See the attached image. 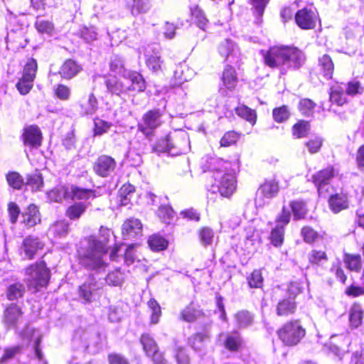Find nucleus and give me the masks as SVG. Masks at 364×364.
Masks as SVG:
<instances>
[{"label":"nucleus","instance_id":"nucleus-1","mask_svg":"<svg viewBox=\"0 0 364 364\" xmlns=\"http://www.w3.org/2000/svg\"><path fill=\"white\" fill-rule=\"evenodd\" d=\"M112 236L113 232L110 229L101 226L97 235H92L84 239L79 255L85 268L97 272L105 269L107 267L108 243Z\"/></svg>","mask_w":364,"mask_h":364},{"label":"nucleus","instance_id":"nucleus-2","mask_svg":"<svg viewBox=\"0 0 364 364\" xmlns=\"http://www.w3.org/2000/svg\"><path fill=\"white\" fill-rule=\"evenodd\" d=\"M204 171L213 173L215 183L212 186V192L229 198L236 189L235 174L239 171L237 160L225 161L219 158H210L203 165Z\"/></svg>","mask_w":364,"mask_h":364},{"label":"nucleus","instance_id":"nucleus-3","mask_svg":"<svg viewBox=\"0 0 364 364\" xmlns=\"http://www.w3.org/2000/svg\"><path fill=\"white\" fill-rule=\"evenodd\" d=\"M263 57L267 65L279 69L282 74L289 69L299 68L306 60L304 53L296 47H272Z\"/></svg>","mask_w":364,"mask_h":364},{"label":"nucleus","instance_id":"nucleus-4","mask_svg":"<svg viewBox=\"0 0 364 364\" xmlns=\"http://www.w3.org/2000/svg\"><path fill=\"white\" fill-rule=\"evenodd\" d=\"M191 149L188 133L182 129L170 132L165 139H160L155 146L157 152H166L171 156L188 153Z\"/></svg>","mask_w":364,"mask_h":364},{"label":"nucleus","instance_id":"nucleus-5","mask_svg":"<svg viewBox=\"0 0 364 364\" xmlns=\"http://www.w3.org/2000/svg\"><path fill=\"white\" fill-rule=\"evenodd\" d=\"M27 30L28 27L26 25L14 18L8 28L6 38L7 47L14 51L25 48L28 42L26 37Z\"/></svg>","mask_w":364,"mask_h":364},{"label":"nucleus","instance_id":"nucleus-6","mask_svg":"<svg viewBox=\"0 0 364 364\" xmlns=\"http://www.w3.org/2000/svg\"><path fill=\"white\" fill-rule=\"evenodd\" d=\"M26 279L28 287L38 290L40 287H45L50 279V272L44 262H37L26 269Z\"/></svg>","mask_w":364,"mask_h":364},{"label":"nucleus","instance_id":"nucleus-7","mask_svg":"<svg viewBox=\"0 0 364 364\" xmlns=\"http://www.w3.org/2000/svg\"><path fill=\"white\" fill-rule=\"evenodd\" d=\"M277 333L284 345L293 346L297 345L305 336L306 331L299 321H292L285 323Z\"/></svg>","mask_w":364,"mask_h":364},{"label":"nucleus","instance_id":"nucleus-8","mask_svg":"<svg viewBox=\"0 0 364 364\" xmlns=\"http://www.w3.org/2000/svg\"><path fill=\"white\" fill-rule=\"evenodd\" d=\"M335 175V170L332 166L319 171L312 176V181L317 188L319 197H327V193L331 188L330 181Z\"/></svg>","mask_w":364,"mask_h":364},{"label":"nucleus","instance_id":"nucleus-9","mask_svg":"<svg viewBox=\"0 0 364 364\" xmlns=\"http://www.w3.org/2000/svg\"><path fill=\"white\" fill-rule=\"evenodd\" d=\"M279 183L275 179L266 181L257 191L255 204L257 207H263L269 203L279 192Z\"/></svg>","mask_w":364,"mask_h":364},{"label":"nucleus","instance_id":"nucleus-10","mask_svg":"<svg viewBox=\"0 0 364 364\" xmlns=\"http://www.w3.org/2000/svg\"><path fill=\"white\" fill-rule=\"evenodd\" d=\"M140 53H143L147 67L153 72H158L161 69L159 46L156 43L143 46L139 49Z\"/></svg>","mask_w":364,"mask_h":364},{"label":"nucleus","instance_id":"nucleus-11","mask_svg":"<svg viewBox=\"0 0 364 364\" xmlns=\"http://www.w3.org/2000/svg\"><path fill=\"white\" fill-rule=\"evenodd\" d=\"M162 112L157 109L147 112L139 124V129L144 134H150L153 130L161 126Z\"/></svg>","mask_w":364,"mask_h":364},{"label":"nucleus","instance_id":"nucleus-12","mask_svg":"<svg viewBox=\"0 0 364 364\" xmlns=\"http://www.w3.org/2000/svg\"><path fill=\"white\" fill-rule=\"evenodd\" d=\"M294 18L299 28L308 30L315 28L318 16L314 9L304 8L295 14Z\"/></svg>","mask_w":364,"mask_h":364},{"label":"nucleus","instance_id":"nucleus-13","mask_svg":"<svg viewBox=\"0 0 364 364\" xmlns=\"http://www.w3.org/2000/svg\"><path fill=\"white\" fill-rule=\"evenodd\" d=\"M117 163L112 157L102 155L95 162L93 169L98 176L109 177L114 172Z\"/></svg>","mask_w":364,"mask_h":364},{"label":"nucleus","instance_id":"nucleus-14","mask_svg":"<svg viewBox=\"0 0 364 364\" xmlns=\"http://www.w3.org/2000/svg\"><path fill=\"white\" fill-rule=\"evenodd\" d=\"M79 296L83 300V302L91 303L98 299L101 294L100 287L97 283L93 281L85 282L79 287Z\"/></svg>","mask_w":364,"mask_h":364},{"label":"nucleus","instance_id":"nucleus-15","mask_svg":"<svg viewBox=\"0 0 364 364\" xmlns=\"http://www.w3.org/2000/svg\"><path fill=\"white\" fill-rule=\"evenodd\" d=\"M43 247L44 243L38 237L28 236L23 240L21 247V254L25 258L31 259Z\"/></svg>","mask_w":364,"mask_h":364},{"label":"nucleus","instance_id":"nucleus-16","mask_svg":"<svg viewBox=\"0 0 364 364\" xmlns=\"http://www.w3.org/2000/svg\"><path fill=\"white\" fill-rule=\"evenodd\" d=\"M122 233L124 240L136 239L142 235V224L136 218H129L122 225Z\"/></svg>","mask_w":364,"mask_h":364},{"label":"nucleus","instance_id":"nucleus-17","mask_svg":"<svg viewBox=\"0 0 364 364\" xmlns=\"http://www.w3.org/2000/svg\"><path fill=\"white\" fill-rule=\"evenodd\" d=\"M23 144L30 148H38L41 144V133L36 126H29L22 135Z\"/></svg>","mask_w":364,"mask_h":364},{"label":"nucleus","instance_id":"nucleus-18","mask_svg":"<svg viewBox=\"0 0 364 364\" xmlns=\"http://www.w3.org/2000/svg\"><path fill=\"white\" fill-rule=\"evenodd\" d=\"M222 80L225 88L220 87V92L223 95L227 96L228 94L226 90L232 91L235 89L237 83V77L235 68L232 66L227 65L224 69Z\"/></svg>","mask_w":364,"mask_h":364},{"label":"nucleus","instance_id":"nucleus-19","mask_svg":"<svg viewBox=\"0 0 364 364\" xmlns=\"http://www.w3.org/2000/svg\"><path fill=\"white\" fill-rule=\"evenodd\" d=\"M218 50L223 58L230 62L234 60L239 53L237 45L230 38L222 41L218 45Z\"/></svg>","mask_w":364,"mask_h":364},{"label":"nucleus","instance_id":"nucleus-20","mask_svg":"<svg viewBox=\"0 0 364 364\" xmlns=\"http://www.w3.org/2000/svg\"><path fill=\"white\" fill-rule=\"evenodd\" d=\"M23 312L16 304H10L4 311V321L9 327H14L21 318Z\"/></svg>","mask_w":364,"mask_h":364},{"label":"nucleus","instance_id":"nucleus-21","mask_svg":"<svg viewBox=\"0 0 364 364\" xmlns=\"http://www.w3.org/2000/svg\"><path fill=\"white\" fill-rule=\"evenodd\" d=\"M223 336H225L224 346L226 349L232 352H237L240 350L243 341L238 332L233 331L225 335H220V338Z\"/></svg>","mask_w":364,"mask_h":364},{"label":"nucleus","instance_id":"nucleus-22","mask_svg":"<svg viewBox=\"0 0 364 364\" xmlns=\"http://www.w3.org/2000/svg\"><path fill=\"white\" fill-rule=\"evenodd\" d=\"M348 94L346 92L345 83L336 84L331 87L330 100L341 106L348 101Z\"/></svg>","mask_w":364,"mask_h":364},{"label":"nucleus","instance_id":"nucleus-23","mask_svg":"<svg viewBox=\"0 0 364 364\" xmlns=\"http://www.w3.org/2000/svg\"><path fill=\"white\" fill-rule=\"evenodd\" d=\"M105 85L108 92L112 94L119 95L125 92L130 87L127 85L125 78L123 80L118 79L115 76L110 77L105 80Z\"/></svg>","mask_w":364,"mask_h":364},{"label":"nucleus","instance_id":"nucleus-24","mask_svg":"<svg viewBox=\"0 0 364 364\" xmlns=\"http://www.w3.org/2000/svg\"><path fill=\"white\" fill-rule=\"evenodd\" d=\"M125 81L130 88L128 90L143 92L146 89L145 80L142 75L136 72H129Z\"/></svg>","mask_w":364,"mask_h":364},{"label":"nucleus","instance_id":"nucleus-25","mask_svg":"<svg viewBox=\"0 0 364 364\" xmlns=\"http://www.w3.org/2000/svg\"><path fill=\"white\" fill-rule=\"evenodd\" d=\"M82 68L75 61L73 60H67L60 67L58 73L66 80H70L77 75Z\"/></svg>","mask_w":364,"mask_h":364},{"label":"nucleus","instance_id":"nucleus-26","mask_svg":"<svg viewBox=\"0 0 364 364\" xmlns=\"http://www.w3.org/2000/svg\"><path fill=\"white\" fill-rule=\"evenodd\" d=\"M41 221L39 211L36 205H30L22 213V223L28 228L35 226Z\"/></svg>","mask_w":364,"mask_h":364},{"label":"nucleus","instance_id":"nucleus-27","mask_svg":"<svg viewBox=\"0 0 364 364\" xmlns=\"http://www.w3.org/2000/svg\"><path fill=\"white\" fill-rule=\"evenodd\" d=\"M95 197L94 191L91 189L82 188L75 186H68L69 199L87 200Z\"/></svg>","mask_w":364,"mask_h":364},{"label":"nucleus","instance_id":"nucleus-28","mask_svg":"<svg viewBox=\"0 0 364 364\" xmlns=\"http://www.w3.org/2000/svg\"><path fill=\"white\" fill-rule=\"evenodd\" d=\"M328 203L331 210L335 213L348 208L347 197L344 194L337 193L331 196L328 200Z\"/></svg>","mask_w":364,"mask_h":364},{"label":"nucleus","instance_id":"nucleus-29","mask_svg":"<svg viewBox=\"0 0 364 364\" xmlns=\"http://www.w3.org/2000/svg\"><path fill=\"white\" fill-rule=\"evenodd\" d=\"M296 309L294 298L288 297L279 301L277 306V314L279 316H287L293 314Z\"/></svg>","mask_w":364,"mask_h":364},{"label":"nucleus","instance_id":"nucleus-30","mask_svg":"<svg viewBox=\"0 0 364 364\" xmlns=\"http://www.w3.org/2000/svg\"><path fill=\"white\" fill-rule=\"evenodd\" d=\"M87 206L88 204L85 202H75L67 208L65 215L72 220H78L85 212Z\"/></svg>","mask_w":364,"mask_h":364},{"label":"nucleus","instance_id":"nucleus-31","mask_svg":"<svg viewBox=\"0 0 364 364\" xmlns=\"http://www.w3.org/2000/svg\"><path fill=\"white\" fill-rule=\"evenodd\" d=\"M151 8L150 0H132L129 5L131 14L133 16L148 13Z\"/></svg>","mask_w":364,"mask_h":364},{"label":"nucleus","instance_id":"nucleus-32","mask_svg":"<svg viewBox=\"0 0 364 364\" xmlns=\"http://www.w3.org/2000/svg\"><path fill=\"white\" fill-rule=\"evenodd\" d=\"M26 186L29 187L32 191H41L43 186L42 174L38 171L28 174L26 177Z\"/></svg>","mask_w":364,"mask_h":364},{"label":"nucleus","instance_id":"nucleus-33","mask_svg":"<svg viewBox=\"0 0 364 364\" xmlns=\"http://www.w3.org/2000/svg\"><path fill=\"white\" fill-rule=\"evenodd\" d=\"M236 114L251 124L254 125L257 121V113L255 110L250 109L245 105H239L235 109Z\"/></svg>","mask_w":364,"mask_h":364},{"label":"nucleus","instance_id":"nucleus-34","mask_svg":"<svg viewBox=\"0 0 364 364\" xmlns=\"http://www.w3.org/2000/svg\"><path fill=\"white\" fill-rule=\"evenodd\" d=\"M148 244L151 250L159 252L165 250L168 246V241L158 234L149 237Z\"/></svg>","mask_w":364,"mask_h":364},{"label":"nucleus","instance_id":"nucleus-35","mask_svg":"<svg viewBox=\"0 0 364 364\" xmlns=\"http://www.w3.org/2000/svg\"><path fill=\"white\" fill-rule=\"evenodd\" d=\"M135 188L131 184H124L119 191V198L121 205L126 206L129 204L134 195Z\"/></svg>","mask_w":364,"mask_h":364},{"label":"nucleus","instance_id":"nucleus-36","mask_svg":"<svg viewBox=\"0 0 364 364\" xmlns=\"http://www.w3.org/2000/svg\"><path fill=\"white\" fill-rule=\"evenodd\" d=\"M68 232V223L65 220L57 221L53 224L49 230L48 233L57 237H65Z\"/></svg>","mask_w":364,"mask_h":364},{"label":"nucleus","instance_id":"nucleus-37","mask_svg":"<svg viewBox=\"0 0 364 364\" xmlns=\"http://www.w3.org/2000/svg\"><path fill=\"white\" fill-rule=\"evenodd\" d=\"M363 315V312L360 305L357 304H353L349 313L350 325L354 328L358 327L362 323Z\"/></svg>","mask_w":364,"mask_h":364},{"label":"nucleus","instance_id":"nucleus-38","mask_svg":"<svg viewBox=\"0 0 364 364\" xmlns=\"http://www.w3.org/2000/svg\"><path fill=\"white\" fill-rule=\"evenodd\" d=\"M208 341V336L202 333H198L188 338L189 345L196 351H200Z\"/></svg>","mask_w":364,"mask_h":364},{"label":"nucleus","instance_id":"nucleus-39","mask_svg":"<svg viewBox=\"0 0 364 364\" xmlns=\"http://www.w3.org/2000/svg\"><path fill=\"white\" fill-rule=\"evenodd\" d=\"M25 286L21 282H16L9 286L7 289V298L10 301L21 298L25 293Z\"/></svg>","mask_w":364,"mask_h":364},{"label":"nucleus","instance_id":"nucleus-40","mask_svg":"<svg viewBox=\"0 0 364 364\" xmlns=\"http://www.w3.org/2000/svg\"><path fill=\"white\" fill-rule=\"evenodd\" d=\"M284 229L282 225H276L272 230L269 237L271 244L276 247H281L284 242Z\"/></svg>","mask_w":364,"mask_h":364},{"label":"nucleus","instance_id":"nucleus-41","mask_svg":"<svg viewBox=\"0 0 364 364\" xmlns=\"http://www.w3.org/2000/svg\"><path fill=\"white\" fill-rule=\"evenodd\" d=\"M294 220H301L305 218L307 208L305 203L301 200H294L290 203Z\"/></svg>","mask_w":364,"mask_h":364},{"label":"nucleus","instance_id":"nucleus-42","mask_svg":"<svg viewBox=\"0 0 364 364\" xmlns=\"http://www.w3.org/2000/svg\"><path fill=\"white\" fill-rule=\"evenodd\" d=\"M310 130V124L308 122L300 120L292 127V134L296 139L306 136Z\"/></svg>","mask_w":364,"mask_h":364},{"label":"nucleus","instance_id":"nucleus-43","mask_svg":"<svg viewBox=\"0 0 364 364\" xmlns=\"http://www.w3.org/2000/svg\"><path fill=\"white\" fill-rule=\"evenodd\" d=\"M124 277V273L120 269H116L108 273L105 281L109 286L118 287L122 284Z\"/></svg>","mask_w":364,"mask_h":364},{"label":"nucleus","instance_id":"nucleus-44","mask_svg":"<svg viewBox=\"0 0 364 364\" xmlns=\"http://www.w3.org/2000/svg\"><path fill=\"white\" fill-rule=\"evenodd\" d=\"M48 198L53 202H60L63 199H69L68 186L55 188L48 193Z\"/></svg>","mask_w":364,"mask_h":364},{"label":"nucleus","instance_id":"nucleus-45","mask_svg":"<svg viewBox=\"0 0 364 364\" xmlns=\"http://www.w3.org/2000/svg\"><path fill=\"white\" fill-rule=\"evenodd\" d=\"M141 343L147 356H151L153 352H156L158 346L153 338L148 333H144L141 337Z\"/></svg>","mask_w":364,"mask_h":364},{"label":"nucleus","instance_id":"nucleus-46","mask_svg":"<svg viewBox=\"0 0 364 364\" xmlns=\"http://www.w3.org/2000/svg\"><path fill=\"white\" fill-rule=\"evenodd\" d=\"M319 65L323 73V76L326 79L331 78L334 66L331 57L328 55H323L319 59Z\"/></svg>","mask_w":364,"mask_h":364},{"label":"nucleus","instance_id":"nucleus-47","mask_svg":"<svg viewBox=\"0 0 364 364\" xmlns=\"http://www.w3.org/2000/svg\"><path fill=\"white\" fill-rule=\"evenodd\" d=\"M192 16L194 23L203 31H205L208 27V20L207 19L203 11L198 7L192 11Z\"/></svg>","mask_w":364,"mask_h":364},{"label":"nucleus","instance_id":"nucleus-48","mask_svg":"<svg viewBox=\"0 0 364 364\" xmlns=\"http://www.w3.org/2000/svg\"><path fill=\"white\" fill-rule=\"evenodd\" d=\"M363 29L364 28L357 21H350L344 28L346 37L351 38L358 36H362L364 34Z\"/></svg>","mask_w":364,"mask_h":364},{"label":"nucleus","instance_id":"nucleus-49","mask_svg":"<svg viewBox=\"0 0 364 364\" xmlns=\"http://www.w3.org/2000/svg\"><path fill=\"white\" fill-rule=\"evenodd\" d=\"M37 68L36 60L33 58L28 59L24 66L22 77L28 79V81H33L36 77Z\"/></svg>","mask_w":364,"mask_h":364},{"label":"nucleus","instance_id":"nucleus-50","mask_svg":"<svg viewBox=\"0 0 364 364\" xmlns=\"http://www.w3.org/2000/svg\"><path fill=\"white\" fill-rule=\"evenodd\" d=\"M309 260L312 264L322 266L327 262L328 257L325 252L313 250L309 254Z\"/></svg>","mask_w":364,"mask_h":364},{"label":"nucleus","instance_id":"nucleus-51","mask_svg":"<svg viewBox=\"0 0 364 364\" xmlns=\"http://www.w3.org/2000/svg\"><path fill=\"white\" fill-rule=\"evenodd\" d=\"M200 315V311L191 304L186 306L180 313V318L186 322H193Z\"/></svg>","mask_w":364,"mask_h":364},{"label":"nucleus","instance_id":"nucleus-52","mask_svg":"<svg viewBox=\"0 0 364 364\" xmlns=\"http://www.w3.org/2000/svg\"><path fill=\"white\" fill-rule=\"evenodd\" d=\"M261 242V237L259 231L249 228L246 230L245 245L247 248L259 245Z\"/></svg>","mask_w":364,"mask_h":364},{"label":"nucleus","instance_id":"nucleus-53","mask_svg":"<svg viewBox=\"0 0 364 364\" xmlns=\"http://www.w3.org/2000/svg\"><path fill=\"white\" fill-rule=\"evenodd\" d=\"M159 218L164 223L170 224L175 218L173 208L168 205H161L157 212Z\"/></svg>","mask_w":364,"mask_h":364},{"label":"nucleus","instance_id":"nucleus-54","mask_svg":"<svg viewBox=\"0 0 364 364\" xmlns=\"http://www.w3.org/2000/svg\"><path fill=\"white\" fill-rule=\"evenodd\" d=\"M35 27L39 33L46 34H50L54 28L51 21L45 20L41 16H37Z\"/></svg>","mask_w":364,"mask_h":364},{"label":"nucleus","instance_id":"nucleus-55","mask_svg":"<svg viewBox=\"0 0 364 364\" xmlns=\"http://www.w3.org/2000/svg\"><path fill=\"white\" fill-rule=\"evenodd\" d=\"M98 107L97 100L93 93L89 95L87 102L81 105L82 112L84 114H93Z\"/></svg>","mask_w":364,"mask_h":364},{"label":"nucleus","instance_id":"nucleus-56","mask_svg":"<svg viewBox=\"0 0 364 364\" xmlns=\"http://www.w3.org/2000/svg\"><path fill=\"white\" fill-rule=\"evenodd\" d=\"M273 119L278 123H282L287 121L289 116L290 112L286 105L274 108L272 111Z\"/></svg>","mask_w":364,"mask_h":364},{"label":"nucleus","instance_id":"nucleus-57","mask_svg":"<svg viewBox=\"0 0 364 364\" xmlns=\"http://www.w3.org/2000/svg\"><path fill=\"white\" fill-rule=\"evenodd\" d=\"M237 326L239 328H245L252 322V315L247 311H240L235 315Z\"/></svg>","mask_w":364,"mask_h":364},{"label":"nucleus","instance_id":"nucleus-58","mask_svg":"<svg viewBox=\"0 0 364 364\" xmlns=\"http://www.w3.org/2000/svg\"><path fill=\"white\" fill-rule=\"evenodd\" d=\"M147 304L151 311V323L153 324L158 323L161 315V306L154 299H151L148 301Z\"/></svg>","mask_w":364,"mask_h":364},{"label":"nucleus","instance_id":"nucleus-59","mask_svg":"<svg viewBox=\"0 0 364 364\" xmlns=\"http://www.w3.org/2000/svg\"><path fill=\"white\" fill-rule=\"evenodd\" d=\"M6 181L9 185L14 189L19 190L24 184L22 176L17 172H9L6 175Z\"/></svg>","mask_w":364,"mask_h":364},{"label":"nucleus","instance_id":"nucleus-60","mask_svg":"<svg viewBox=\"0 0 364 364\" xmlns=\"http://www.w3.org/2000/svg\"><path fill=\"white\" fill-rule=\"evenodd\" d=\"M94 124L95 136H101L107 133L112 127V124L111 122H106L99 118H97L94 120Z\"/></svg>","mask_w":364,"mask_h":364},{"label":"nucleus","instance_id":"nucleus-61","mask_svg":"<svg viewBox=\"0 0 364 364\" xmlns=\"http://www.w3.org/2000/svg\"><path fill=\"white\" fill-rule=\"evenodd\" d=\"M247 280L250 288H261L263 285V277L260 270H254Z\"/></svg>","mask_w":364,"mask_h":364},{"label":"nucleus","instance_id":"nucleus-62","mask_svg":"<svg viewBox=\"0 0 364 364\" xmlns=\"http://www.w3.org/2000/svg\"><path fill=\"white\" fill-rule=\"evenodd\" d=\"M109 66L110 70L117 74L121 75L124 73V60L120 56L117 55H114L112 56Z\"/></svg>","mask_w":364,"mask_h":364},{"label":"nucleus","instance_id":"nucleus-63","mask_svg":"<svg viewBox=\"0 0 364 364\" xmlns=\"http://www.w3.org/2000/svg\"><path fill=\"white\" fill-rule=\"evenodd\" d=\"M323 144V139L318 136H312L308 141L305 143L310 154H316L319 151Z\"/></svg>","mask_w":364,"mask_h":364},{"label":"nucleus","instance_id":"nucleus-64","mask_svg":"<svg viewBox=\"0 0 364 364\" xmlns=\"http://www.w3.org/2000/svg\"><path fill=\"white\" fill-rule=\"evenodd\" d=\"M345 262L347 267L352 271L358 272L361 268V259L358 255H346Z\"/></svg>","mask_w":364,"mask_h":364}]
</instances>
